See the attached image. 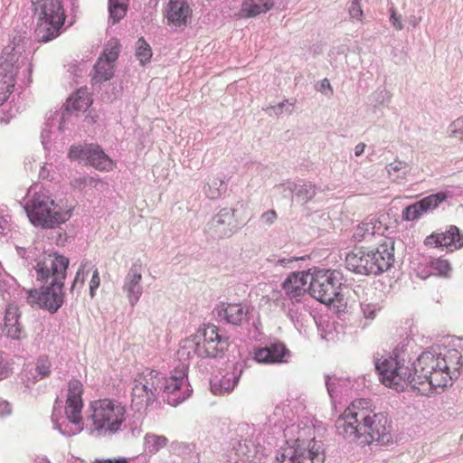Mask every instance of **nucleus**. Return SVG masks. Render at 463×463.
I'll use <instances>...</instances> for the list:
<instances>
[{"label": "nucleus", "instance_id": "obj_1", "mask_svg": "<svg viewBox=\"0 0 463 463\" xmlns=\"http://www.w3.org/2000/svg\"><path fill=\"white\" fill-rule=\"evenodd\" d=\"M462 354L456 348L441 345L421 353L412 369L396 357L384 358L378 364L379 381L396 392L410 385L419 394L430 396L451 386L461 374Z\"/></svg>", "mask_w": 463, "mask_h": 463}, {"label": "nucleus", "instance_id": "obj_2", "mask_svg": "<svg viewBox=\"0 0 463 463\" xmlns=\"http://www.w3.org/2000/svg\"><path fill=\"white\" fill-rule=\"evenodd\" d=\"M376 413L370 402L364 399L353 402L337 420V429L345 439H361L364 445L373 441L374 420Z\"/></svg>", "mask_w": 463, "mask_h": 463}, {"label": "nucleus", "instance_id": "obj_3", "mask_svg": "<svg viewBox=\"0 0 463 463\" xmlns=\"http://www.w3.org/2000/svg\"><path fill=\"white\" fill-rule=\"evenodd\" d=\"M229 345L228 337L220 334L213 324H204L194 335L185 338L177 352L180 359L216 358L224 354Z\"/></svg>", "mask_w": 463, "mask_h": 463}, {"label": "nucleus", "instance_id": "obj_4", "mask_svg": "<svg viewBox=\"0 0 463 463\" xmlns=\"http://www.w3.org/2000/svg\"><path fill=\"white\" fill-rule=\"evenodd\" d=\"M90 432L100 437H111L123 430L127 408L119 401L110 398L96 400L90 404Z\"/></svg>", "mask_w": 463, "mask_h": 463}, {"label": "nucleus", "instance_id": "obj_5", "mask_svg": "<svg viewBox=\"0 0 463 463\" xmlns=\"http://www.w3.org/2000/svg\"><path fill=\"white\" fill-rule=\"evenodd\" d=\"M30 222L37 227L53 229L65 223L72 215L73 207L62 201L55 203L43 193L35 194L26 203Z\"/></svg>", "mask_w": 463, "mask_h": 463}, {"label": "nucleus", "instance_id": "obj_6", "mask_svg": "<svg viewBox=\"0 0 463 463\" xmlns=\"http://www.w3.org/2000/svg\"><path fill=\"white\" fill-rule=\"evenodd\" d=\"M37 17L35 34L40 42L56 38L65 22V12L61 0H32Z\"/></svg>", "mask_w": 463, "mask_h": 463}, {"label": "nucleus", "instance_id": "obj_7", "mask_svg": "<svg viewBox=\"0 0 463 463\" xmlns=\"http://www.w3.org/2000/svg\"><path fill=\"white\" fill-rule=\"evenodd\" d=\"M342 273L335 269H310L308 291L324 304H331L338 297Z\"/></svg>", "mask_w": 463, "mask_h": 463}, {"label": "nucleus", "instance_id": "obj_8", "mask_svg": "<svg viewBox=\"0 0 463 463\" xmlns=\"http://www.w3.org/2000/svg\"><path fill=\"white\" fill-rule=\"evenodd\" d=\"M325 459L323 446L315 439L286 448L277 456V463H325Z\"/></svg>", "mask_w": 463, "mask_h": 463}, {"label": "nucleus", "instance_id": "obj_9", "mask_svg": "<svg viewBox=\"0 0 463 463\" xmlns=\"http://www.w3.org/2000/svg\"><path fill=\"white\" fill-rule=\"evenodd\" d=\"M40 288L27 291V302L31 307H38L55 313L64 301V282L45 283Z\"/></svg>", "mask_w": 463, "mask_h": 463}, {"label": "nucleus", "instance_id": "obj_10", "mask_svg": "<svg viewBox=\"0 0 463 463\" xmlns=\"http://www.w3.org/2000/svg\"><path fill=\"white\" fill-rule=\"evenodd\" d=\"M69 259L58 254H48L37 261L36 279L42 283L64 282Z\"/></svg>", "mask_w": 463, "mask_h": 463}, {"label": "nucleus", "instance_id": "obj_11", "mask_svg": "<svg viewBox=\"0 0 463 463\" xmlns=\"http://www.w3.org/2000/svg\"><path fill=\"white\" fill-rule=\"evenodd\" d=\"M29 40L22 35H15L3 49L0 67L5 70L17 69L27 61V44Z\"/></svg>", "mask_w": 463, "mask_h": 463}, {"label": "nucleus", "instance_id": "obj_12", "mask_svg": "<svg viewBox=\"0 0 463 463\" xmlns=\"http://www.w3.org/2000/svg\"><path fill=\"white\" fill-rule=\"evenodd\" d=\"M120 43L112 38L105 45L104 51L95 65L92 80L96 82L106 81L114 75V63L118 58Z\"/></svg>", "mask_w": 463, "mask_h": 463}, {"label": "nucleus", "instance_id": "obj_13", "mask_svg": "<svg viewBox=\"0 0 463 463\" xmlns=\"http://www.w3.org/2000/svg\"><path fill=\"white\" fill-rule=\"evenodd\" d=\"M187 364H180L173 370L169 378L165 379L164 392L174 395L171 402L173 404L182 402L191 394L187 383Z\"/></svg>", "mask_w": 463, "mask_h": 463}, {"label": "nucleus", "instance_id": "obj_14", "mask_svg": "<svg viewBox=\"0 0 463 463\" xmlns=\"http://www.w3.org/2000/svg\"><path fill=\"white\" fill-rule=\"evenodd\" d=\"M143 265L140 260L135 261L128 269L123 283V292L131 307H135L143 294Z\"/></svg>", "mask_w": 463, "mask_h": 463}, {"label": "nucleus", "instance_id": "obj_15", "mask_svg": "<svg viewBox=\"0 0 463 463\" xmlns=\"http://www.w3.org/2000/svg\"><path fill=\"white\" fill-rule=\"evenodd\" d=\"M447 198L448 194L445 192H439L428 195L419 202L405 207L402 211V219L406 222L418 220L422 214L438 208Z\"/></svg>", "mask_w": 463, "mask_h": 463}, {"label": "nucleus", "instance_id": "obj_16", "mask_svg": "<svg viewBox=\"0 0 463 463\" xmlns=\"http://www.w3.org/2000/svg\"><path fill=\"white\" fill-rule=\"evenodd\" d=\"M193 10L187 0H169L165 6V17L167 24L175 28H184L190 22Z\"/></svg>", "mask_w": 463, "mask_h": 463}, {"label": "nucleus", "instance_id": "obj_17", "mask_svg": "<svg viewBox=\"0 0 463 463\" xmlns=\"http://www.w3.org/2000/svg\"><path fill=\"white\" fill-rule=\"evenodd\" d=\"M424 243L429 247H444L453 251L463 247V234L452 225L444 232H433L427 236Z\"/></svg>", "mask_w": 463, "mask_h": 463}, {"label": "nucleus", "instance_id": "obj_18", "mask_svg": "<svg viewBox=\"0 0 463 463\" xmlns=\"http://www.w3.org/2000/svg\"><path fill=\"white\" fill-rule=\"evenodd\" d=\"M345 263L347 269L355 273H373L376 268L375 253L373 251L365 252L362 250H356L347 254Z\"/></svg>", "mask_w": 463, "mask_h": 463}, {"label": "nucleus", "instance_id": "obj_19", "mask_svg": "<svg viewBox=\"0 0 463 463\" xmlns=\"http://www.w3.org/2000/svg\"><path fill=\"white\" fill-rule=\"evenodd\" d=\"M215 311L217 317L228 324L240 326L248 320L249 310L241 303H220Z\"/></svg>", "mask_w": 463, "mask_h": 463}, {"label": "nucleus", "instance_id": "obj_20", "mask_svg": "<svg viewBox=\"0 0 463 463\" xmlns=\"http://www.w3.org/2000/svg\"><path fill=\"white\" fill-rule=\"evenodd\" d=\"M310 269L308 271H298L290 273L282 284L286 295L290 299L298 298L303 296L309 281Z\"/></svg>", "mask_w": 463, "mask_h": 463}, {"label": "nucleus", "instance_id": "obj_21", "mask_svg": "<svg viewBox=\"0 0 463 463\" xmlns=\"http://www.w3.org/2000/svg\"><path fill=\"white\" fill-rule=\"evenodd\" d=\"M19 319L20 312L18 307L13 304L8 305L4 317L3 334L12 339H21L24 331Z\"/></svg>", "mask_w": 463, "mask_h": 463}, {"label": "nucleus", "instance_id": "obj_22", "mask_svg": "<svg viewBox=\"0 0 463 463\" xmlns=\"http://www.w3.org/2000/svg\"><path fill=\"white\" fill-rule=\"evenodd\" d=\"M288 354L285 345L275 343L269 346L258 348L254 352V359L258 363L275 364L285 362L284 357Z\"/></svg>", "mask_w": 463, "mask_h": 463}, {"label": "nucleus", "instance_id": "obj_23", "mask_svg": "<svg viewBox=\"0 0 463 463\" xmlns=\"http://www.w3.org/2000/svg\"><path fill=\"white\" fill-rule=\"evenodd\" d=\"M274 4V0H243L236 16L239 19L254 18L268 13L273 8Z\"/></svg>", "mask_w": 463, "mask_h": 463}, {"label": "nucleus", "instance_id": "obj_24", "mask_svg": "<svg viewBox=\"0 0 463 463\" xmlns=\"http://www.w3.org/2000/svg\"><path fill=\"white\" fill-rule=\"evenodd\" d=\"M86 160L101 172H109L115 167V162L97 145H88Z\"/></svg>", "mask_w": 463, "mask_h": 463}, {"label": "nucleus", "instance_id": "obj_25", "mask_svg": "<svg viewBox=\"0 0 463 463\" xmlns=\"http://www.w3.org/2000/svg\"><path fill=\"white\" fill-rule=\"evenodd\" d=\"M136 380L149 393L150 398L156 399L162 383V377L157 371L146 368L137 375Z\"/></svg>", "mask_w": 463, "mask_h": 463}, {"label": "nucleus", "instance_id": "obj_26", "mask_svg": "<svg viewBox=\"0 0 463 463\" xmlns=\"http://www.w3.org/2000/svg\"><path fill=\"white\" fill-rule=\"evenodd\" d=\"M394 243L390 238L378 240V272L388 270L394 261Z\"/></svg>", "mask_w": 463, "mask_h": 463}, {"label": "nucleus", "instance_id": "obj_27", "mask_svg": "<svg viewBox=\"0 0 463 463\" xmlns=\"http://www.w3.org/2000/svg\"><path fill=\"white\" fill-rule=\"evenodd\" d=\"M16 83V72L14 70H5L0 67V106L7 101L14 92Z\"/></svg>", "mask_w": 463, "mask_h": 463}, {"label": "nucleus", "instance_id": "obj_28", "mask_svg": "<svg viewBox=\"0 0 463 463\" xmlns=\"http://www.w3.org/2000/svg\"><path fill=\"white\" fill-rule=\"evenodd\" d=\"M393 443V424L387 413H378V446Z\"/></svg>", "mask_w": 463, "mask_h": 463}, {"label": "nucleus", "instance_id": "obj_29", "mask_svg": "<svg viewBox=\"0 0 463 463\" xmlns=\"http://www.w3.org/2000/svg\"><path fill=\"white\" fill-rule=\"evenodd\" d=\"M91 98L87 90L80 89L74 92L66 102V109L74 111H85L91 105Z\"/></svg>", "mask_w": 463, "mask_h": 463}, {"label": "nucleus", "instance_id": "obj_30", "mask_svg": "<svg viewBox=\"0 0 463 463\" xmlns=\"http://www.w3.org/2000/svg\"><path fill=\"white\" fill-rule=\"evenodd\" d=\"M408 171V164L398 159H395L385 167L387 177L392 183H400L404 180L407 176Z\"/></svg>", "mask_w": 463, "mask_h": 463}, {"label": "nucleus", "instance_id": "obj_31", "mask_svg": "<svg viewBox=\"0 0 463 463\" xmlns=\"http://www.w3.org/2000/svg\"><path fill=\"white\" fill-rule=\"evenodd\" d=\"M131 394L132 406L136 407L137 411L146 408L155 401L154 398H150V396H148L149 393L137 383L136 379Z\"/></svg>", "mask_w": 463, "mask_h": 463}, {"label": "nucleus", "instance_id": "obj_32", "mask_svg": "<svg viewBox=\"0 0 463 463\" xmlns=\"http://www.w3.org/2000/svg\"><path fill=\"white\" fill-rule=\"evenodd\" d=\"M168 439L163 435L146 433L144 438L145 450L149 454H155L167 446Z\"/></svg>", "mask_w": 463, "mask_h": 463}, {"label": "nucleus", "instance_id": "obj_33", "mask_svg": "<svg viewBox=\"0 0 463 463\" xmlns=\"http://www.w3.org/2000/svg\"><path fill=\"white\" fill-rule=\"evenodd\" d=\"M83 402H66L65 414L70 422L77 427V430L82 429V415L81 411Z\"/></svg>", "mask_w": 463, "mask_h": 463}, {"label": "nucleus", "instance_id": "obj_34", "mask_svg": "<svg viewBox=\"0 0 463 463\" xmlns=\"http://www.w3.org/2000/svg\"><path fill=\"white\" fill-rule=\"evenodd\" d=\"M237 383L235 376H223L218 382H213L211 384V390L215 395H224L230 393Z\"/></svg>", "mask_w": 463, "mask_h": 463}, {"label": "nucleus", "instance_id": "obj_35", "mask_svg": "<svg viewBox=\"0 0 463 463\" xmlns=\"http://www.w3.org/2000/svg\"><path fill=\"white\" fill-rule=\"evenodd\" d=\"M128 0H109V14L113 24L119 22L127 13Z\"/></svg>", "mask_w": 463, "mask_h": 463}, {"label": "nucleus", "instance_id": "obj_36", "mask_svg": "<svg viewBox=\"0 0 463 463\" xmlns=\"http://www.w3.org/2000/svg\"><path fill=\"white\" fill-rule=\"evenodd\" d=\"M136 57L139 62L144 65L150 61L152 57V50L150 45L143 37H140L136 43Z\"/></svg>", "mask_w": 463, "mask_h": 463}, {"label": "nucleus", "instance_id": "obj_37", "mask_svg": "<svg viewBox=\"0 0 463 463\" xmlns=\"http://www.w3.org/2000/svg\"><path fill=\"white\" fill-rule=\"evenodd\" d=\"M83 385L80 381L72 379L68 384V396L66 402H82Z\"/></svg>", "mask_w": 463, "mask_h": 463}, {"label": "nucleus", "instance_id": "obj_38", "mask_svg": "<svg viewBox=\"0 0 463 463\" xmlns=\"http://www.w3.org/2000/svg\"><path fill=\"white\" fill-rule=\"evenodd\" d=\"M51 361L48 356H40L35 364V372L39 379L48 377L51 373Z\"/></svg>", "mask_w": 463, "mask_h": 463}, {"label": "nucleus", "instance_id": "obj_39", "mask_svg": "<svg viewBox=\"0 0 463 463\" xmlns=\"http://www.w3.org/2000/svg\"><path fill=\"white\" fill-rule=\"evenodd\" d=\"M432 273L438 276H448L450 271V265L448 260L443 259H435L430 261Z\"/></svg>", "mask_w": 463, "mask_h": 463}, {"label": "nucleus", "instance_id": "obj_40", "mask_svg": "<svg viewBox=\"0 0 463 463\" xmlns=\"http://www.w3.org/2000/svg\"><path fill=\"white\" fill-rule=\"evenodd\" d=\"M448 134L450 137H457L458 135L463 137V117L458 118L449 124Z\"/></svg>", "mask_w": 463, "mask_h": 463}, {"label": "nucleus", "instance_id": "obj_41", "mask_svg": "<svg viewBox=\"0 0 463 463\" xmlns=\"http://www.w3.org/2000/svg\"><path fill=\"white\" fill-rule=\"evenodd\" d=\"M88 145L84 146H71L69 150L68 156L71 159H86Z\"/></svg>", "mask_w": 463, "mask_h": 463}, {"label": "nucleus", "instance_id": "obj_42", "mask_svg": "<svg viewBox=\"0 0 463 463\" xmlns=\"http://www.w3.org/2000/svg\"><path fill=\"white\" fill-rule=\"evenodd\" d=\"M390 23L397 31L403 29L402 16L392 6L390 8Z\"/></svg>", "mask_w": 463, "mask_h": 463}, {"label": "nucleus", "instance_id": "obj_43", "mask_svg": "<svg viewBox=\"0 0 463 463\" xmlns=\"http://www.w3.org/2000/svg\"><path fill=\"white\" fill-rule=\"evenodd\" d=\"M100 285V278H99V272L98 269H95L92 274V278L90 281V294L91 298L95 296V290L99 287Z\"/></svg>", "mask_w": 463, "mask_h": 463}, {"label": "nucleus", "instance_id": "obj_44", "mask_svg": "<svg viewBox=\"0 0 463 463\" xmlns=\"http://www.w3.org/2000/svg\"><path fill=\"white\" fill-rule=\"evenodd\" d=\"M349 13L352 18L354 19H361L363 16V11L361 9V5L358 0H354L349 7Z\"/></svg>", "mask_w": 463, "mask_h": 463}, {"label": "nucleus", "instance_id": "obj_45", "mask_svg": "<svg viewBox=\"0 0 463 463\" xmlns=\"http://www.w3.org/2000/svg\"><path fill=\"white\" fill-rule=\"evenodd\" d=\"M392 98V92L390 89L384 87L378 95V103L388 104L391 102Z\"/></svg>", "mask_w": 463, "mask_h": 463}, {"label": "nucleus", "instance_id": "obj_46", "mask_svg": "<svg viewBox=\"0 0 463 463\" xmlns=\"http://www.w3.org/2000/svg\"><path fill=\"white\" fill-rule=\"evenodd\" d=\"M363 312L367 318L373 319L375 315V307L373 304H363L362 305Z\"/></svg>", "mask_w": 463, "mask_h": 463}, {"label": "nucleus", "instance_id": "obj_47", "mask_svg": "<svg viewBox=\"0 0 463 463\" xmlns=\"http://www.w3.org/2000/svg\"><path fill=\"white\" fill-rule=\"evenodd\" d=\"M261 218L266 223L270 224V223H273L275 222V220L277 219V213L274 210H270V211L264 213L262 214Z\"/></svg>", "mask_w": 463, "mask_h": 463}, {"label": "nucleus", "instance_id": "obj_48", "mask_svg": "<svg viewBox=\"0 0 463 463\" xmlns=\"http://www.w3.org/2000/svg\"><path fill=\"white\" fill-rule=\"evenodd\" d=\"M92 463H128L125 458H96Z\"/></svg>", "mask_w": 463, "mask_h": 463}, {"label": "nucleus", "instance_id": "obj_49", "mask_svg": "<svg viewBox=\"0 0 463 463\" xmlns=\"http://www.w3.org/2000/svg\"><path fill=\"white\" fill-rule=\"evenodd\" d=\"M78 284L80 285V287H82L84 284L83 271L81 269H80L76 273L75 279L71 285V290L74 289Z\"/></svg>", "mask_w": 463, "mask_h": 463}, {"label": "nucleus", "instance_id": "obj_50", "mask_svg": "<svg viewBox=\"0 0 463 463\" xmlns=\"http://www.w3.org/2000/svg\"><path fill=\"white\" fill-rule=\"evenodd\" d=\"M10 369L7 364L4 362L3 357L0 355V380L8 376Z\"/></svg>", "mask_w": 463, "mask_h": 463}, {"label": "nucleus", "instance_id": "obj_51", "mask_svg": "<svg viewBox=\"0 0 463 463\" xmlns=\"http://www.w3.org/2000/svg\"><path fill=\"white\" fill-rule=\"evenodd\" d=\"M82 183L86 185L96 187L99 184H103V181L101 179L94 178L91 176H86L82 179Z\"/></svg>", "mask_w": 463, "mask_h": 463}, {"label": "nucleus", "instance_id": "obj_52", "mask_svg": "<svg viewBox=\"0 0 463 463\" xmlns=\"http://www.w3.org/2000/svg\"><path fill=\"white\" fill-rule=\"evenodd\" d=\"M326 89H327L329 90V95H333V88L329 82V80L327 79H324L322 81H321V84H320V88H319V90L320 91H324Z\"/></svg>", "mask_w": 463, "mask_h": 463}, {"label": "nucleus", "instance_id": "obj_53", "mask_svg": "<svg viewBox=\"0 0 463 463\" xmlns=\"http://www.w3.org/2000/svg\"><path fill=\"white\" fill-rule=\"evenodd\" d=\"M421 21V17L420 16H417V15H411L409 18H408V22L409 24L413 27H417L420 23Z\"/></svg>", "mask_w": 463, "mask_h": 463}, {"label": "nucleus", "instance_id": "obj_54", "mask_svg": "<svg viewBox=\"0 0 463 463\" xmlns=\"http://www.w3.org/2000/svg\"><path fill=\"white\" fill-rule=\"evenodd\" d=\"M246 449V445L245 444H241L240 443L239 444V448H238V452L241 453L242 454V458H241V460L242 461H245V460H248L250 458L249 456H247V454L245 453L244 449Z\"/></svg>", "mask_w": 463, "mask_h": 463}, {"label": "nucleus", "instance_id": "obj_55", "mask_svg": "<svg viewBox=\"0 0 463 463\" xmlns=\"http://www.w3.org/2000/svg\"><path fill=\"white\" fill-rule=\"evenodd\" d=\"M364 147H365V145L361 143V144H358L355 148H354V154L355 156H360L364 153Z\"/></svg>", "mask_w": 463, "mask_h": 463}, {"label": "nucleus", "instance_id": "obj_56", "mask_svg": "<svg viewBox=\"0 0 463 463\" xmlns=\"http://www.w3.org/2000/svg\"><path fill=\"white\" fill-rule=\"evenodd\" d=\"M215 222H216L218 224L223 223V221H222V217H221V216H217V217L215 218Z\"/></svg>", "mask_w": 463, "mask_h": 463}, {"label": "nucleus", "instance_id": "obj_57", "mask_svg": "<svg viewBox=\"0 0 463 463\" xmlns=\"http://www.w3.org/2000/svg\"><path fill=\"white\" fill-rule=\"evenodd\" d=\"M279 262H280V263H284V262H285V260H279Z\"/></svg>", "mask_w": 463, "mask_h": 463}, {"label": "nucleus", "instance_id": "obj_58", "mask_svg": "<svg viewBox=\"0 0 463 463\" xmlns=\"http://www.w3.org/2000/svg\"><path fill=\"white\" fill-rule=\"evenodd\" d=\"M459 139H460V141H462V142H463V137H461Z\"/></svg>", "mask_w": 463, "mask_h": 463}]
</instances>
